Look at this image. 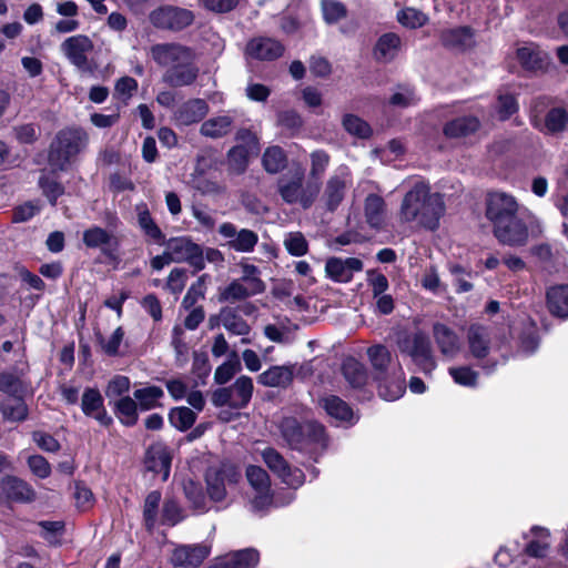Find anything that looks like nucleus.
<instances>
[{
  "instance_id": "8",
  "label": "nucleus",
  "mask_w": 568,
  "mask_h": 568,
  "mask_svg": "<svg viewBox=\"0 0 568 568\" xmlns=\"http://www.w3.org/2000/svg\"><path fill=\"white\" fill-rule=\"evenodd\" d=\"M241 479L239 468L229 463L219 467H210L205 474L206 491L212 501H223L230 489L234 488Z\"/></svg>"
},
{
  "instance_id": "31",
  "label": "nucleus",
  "mask_w": 568,
  "mask_h": 568,
  "mask_svg": "<svg viewBox=\"0 0 568 568\" xmlns=\"http://www.w3.org/2000/svg\"><path fill=\"white\" fill-rule=\"evenodd\" d=\"M433 335L442 354L447 357H454L460 348L459 338L456 333L442 323L433 326Z\"/></svg>"
},
{
  "instance_id": "63",
  "label": "nucleus",
  "mask_w": 568,
  "mask_h": 568,
  "mask_svg": "<svg viewBox=\"0 0 568 568\" xmlns=\"http://www.w3.org/2000/svg\"><path fill=\"white\" fill-rule=\"evenodd\" d=\"M264 334L270 341L280 344H288L293 341L291 329L283 325H266L264 327Z\"/></svg>"
},
{
  "instance_id": "29",
  "label": "nucleus",
  "mask_w": 568,
  "mask_h": 568,
  "mask_svg": "<svg viewBox=\"0 0 568 568\" xmlns=\"http://www.w3.org/2000/svg\"><path fill=\"white\" fill-rule=\"evenodd\" d=\"M516 55L521 67L531 71L544 69L549 60L548 54L532 42L517 48Z\"/></svg>"
},
{
  "instance_id": "61",
  "label": "nucleus",
  "mask_w": 568,
  "mask_h": 568,
  "mask_svg": "<svg viewBox=\"0 0 568 568\" xmlns=\"http://www.w3.org/2000/svg\"><path fill=\"white\" fill-rule=\"evenodd\" d=\"M184 493L186 498L190 500V503L193 505L195 509H197L199 511L206 510L205 496L200 485L192 480H187L184 483Z\"/></svg>"
},
{
  "instance_id": "23",
  "label": "nucleus",
  "mask_w": 568,
  "mask_h": 568,
  "mask_svg": "<svg viewBox=\"0 0 568 568\" xmlns=\"http://www.w3.org/2000/svg\"><path fill=\"white\" fill-rule=\"evenodd\" d=\"M284 47L272 38L258 37L250 40L246 44L245 54L255 60L271 61L280 58Z\"/></svg>"
},
{
  "instance_id": "32",
  "label": "nucleus",
  "mask_w": 568,
  "mask_h": 568,
  "mask_svg": "<svg viewBox=\"0 0 568 568\" xmlns=\"http://www.w3.org/2000/svg\"><path fill=\"white\" fill-rule=\"evenodd\" d=\"M294 376L292 365L272 366L258 375L257 382L265 387H287Z\"/></svg>"
},
{
  "instance_id": "4",
  "label": "nucleus",
  "mask_w": 568,
  "mask_h": 568,
  "mask_svg": "<svg viewBox=\"0 0 568 568\" xmlns=\"http://www.w3.org/2000/svg\"><path fill=\"white\" fill-rule=\"evenodd\" d=\"M284 442L293 449L305 450L324 442V427L313 420L301 422L285 416L278 424Z\"/></svg>"
},
{
  "instance_id": "38",
  "label": "nucleus",
  "mask_w": 568,
  "mask_h": 568,
  "mask_svg": "<svg viewBox=\"0 0 568 568\" xmlns=\"http://www.w3.org/2000/svg\"><path fill=\"white\" fill-rule=\"evenodd\" d=\"M342 373L346 382L353 388H363L369 379L368 372L364 364L353 357L344 361Z\"/></svg>"
},
{
  "instance_id": "15",
  "label": "nucleus",
  "mask_w": 568,
  "mask_h": 568,
  "mask_svg": "<svg viewBox=\"0 0 568 568\" xmlns=\"http://www.w3.org/2000/svg\"><path fill=\"white\" fill-rule=\"evenodd\" d=\"M194 20L192 11L176 7H161L150 13V21L156 28L182 30Z\"/></svg>"
},
{
  "instance_id": "17",
  "label": "nucleus",
  "mask_w": 568,
  "mask_h": 568,
  "mask_svg": "<svg viewBox=\"0 0 568 568\" xmlns=\"http://www.w3.org/2000/svg\"><path fill=\"white\" fill-rule=\"evenodd\" d=\"M220 235L226 241L225 245L235 252L251 253L254 251L258 235L248 229H241L230 223L224 222L219 227Z\"/></svg>"
},
{
  "instance_id": "18",
  "label": "nucleus",
  "mask_w": 568,
  "mask_h": 568,
  "mask_svg": "<svg viewBox=\"0 0 568 568\" xmlns=\"http://www.w3.org/2000/svg\"><path fill=\"white\" fill-rule=\"evenodd\" d=\"M493 233L499 243L508 246H523L529 237L527 225L519 214L493 226Z\"/></svg>"
},
{
  "instance_id": "50",
  "label": "nucleus",
  "mask_w": 568,
  "mask_h": 568,
  "mask_svg": "<svg viewBox=\"0 0 568 568\" xmlns=\"http://www.w3.org/2000/svg\"><path fill=\"white\" fill-rule=\"evenodd\" d=\"M342 124L345 131L361 139H366L372 133L369 124L354 114H345L343 116Z\"/></svg>"
},
{
  "instance_id": "2",
  "label": "nucleus",
  "mask_w": 568,
  "mask_h": 568,
  "mask_svg": "<svg viewBox=\"0 0 568 568\" xmlns=\"http://www.w3.org/2000/svg\"><path fill=\"white\" fill-rule=\"evenodd\" d=\"M367 357L378 381V394L386 400H396L405 393L402 367L394 364L388 348L382 344L367 348Z\"/></svg>"
},
{
  "instance_id": "20",
  "label": "nucleus",
  "mask_w": 568,
  "mask_h": 568,
  "mask_svg": "<svg viewBox=\"0 0 568 568\" xmlns=\"http://www.w3.org/2000/svg\"><path fill=\"white\" fill-rule=\"evenodd\" d=\"M210 106L204 99L193 98L174 108L172 122L181 128L201 122L209 113Z\"/></svg>"
},
{
  "instance_id": "52",
  "label": "nucleus",
  "mask_w": 568,
  "mask_h": 568,
  "mask_svg": "<svg viewBox=\"0 0 568 568\" xmlns=\"http://www.w3.org/2000/svg\"><path fill=\"white\" fill-rule=\"evenodd\" d=\"M531 531L535 534L537 539L536 540H531L526 546V552L529 556L537 557V558L545 557L546 554H547L548 547H549V542H548L549 534H548V531L546 529L539 528V527H534L531 529Z\"/></svg>"
},
{
  "instance_id": "55",
  "label": "nucleus",
  "mask_w": 568,
  "mask_h": 568,
  "mask_svg": "<svg viewBox=\"0 0 568 568\" xmlns=\"http://www.w3.org/2000/svg\"><path fill=\"white\" fill-rule=\"evenodd\" d=\"M283 244L286 251L293 256H303L308 251V243L301 232L285 234Z\"/></svg>"
},
{
  "instance_id": "39",
  "label": "nucleus",
  "mask_w": 568,
  "mask_h": 568,
  "mask_svg": "<svg viewBox=\"0 0 568 568\" xmlns=\"http://www.w3.org/2000/svg\"><path fill=\"white\" fill-rule=\"evenodd\" d=\"M260 560L255 549L248 548L224 557L216 568H254Z\"/></svg>"
},
{
  "instance_id": "46",
  "label": "nucleus",
  "mask_w": 568,
  "mask_h": 568,
  "mask_svg": "<svg viewBox=\"0 0 568 568\" xmlns=\"http://www.w3.org/2000/svg\"><path fill=\"white\" fill-rule=\"evenodd\" d=\"M568 123V113L562 108H554L546 114L544 128L540 130L546 133H559L566 129Z\"/></svg>"
},
{
  "instance_id": "60",
  "label": "nucleus",
  "mask_w": 568,
  "mask_h": 568,
  "mask_svg": "<svg viewBox=\"0 0 568 568\" xmlns=\"http://www.w3.org/2000/svg\"><path fill=\"white\" fill-rule=\"evenodd\" d=\"M449 374L456 384L465 387H474L477 384L478 373L473 371L470 367H450Z\"/></svg>"
},
{
  "instance_id": "12",
  "label": "nucleus",
  "mask_w": 568,
  "mask_h": 568,
  "mask_svg": "<svg viewBox=\"0 0 568 568\" xmlns=\"http://www.w3.org/2000/svg\"><path fill=\"white\" fill-rule=\"evenodd\" d=\"M520 213L517 200L507 193L495 192L487 199L486 216L493 226L509 220Z\"/></svg>"
},
{
  "instance_id": "57",
  "label": "nucleus",
  "mask_w": 568,
  "mask_h": 568,
  "mask_svg": "<svg viewBox=\"0 0 568 568\" xmlns=\"http://www.w3.org/2000/svg\"><path fill=\"white\" fill-rule=\"evenodd\" d=\"M427 16L415 9V8H405L397 13L398 22L406 28H419L423 27L427 22Z\"/></svg>"
},
{
  "instance_id": "6",
  "label": "nucleus",
  "mask_w": 568,
  "mask_h": 568,
  "mask_svg": "<svg viewBox=\"0 0 568 568\" xmlns=\"http://www.w3.org/2000/svg\"><path fill=\"white\" fill-rule=\"evenodd\" d=\"M277 192L287 204H298L303 209L313 205L320 193L317 184H305L303 171L288 172L278 178Z\"/></svg>"
},
{
  "instance_id": "58",
  "label": "nucleus",
  "mask_w": 568,
  "mask_h": 568,
  "mask_svg": "<svg viewBox=\"0 0 568 568\" xmlns=\"http://www.w3.org/2000/svg\"><path fill=\"white\" fill-rule=\"evenodd\" d=\"M206 278H207V275H202L197 278V281L195 283H193L189 287V290L182 301V306L185 310H190V308L194 307V305L196 304V302L199 300L204 298L205 288H206L205 287Z\"/></svg>"
},
{
  "instance_id": "40",
  "label": "nucleus",
  "mask_w": 568,
  "mask_h": 568,
  "mask_svg": "<svg viewBox=\"0 0 568 568\" xmlns=\"http://www.w3.org/2000/svg\"><path fill=\"white\" fill-rule=\"evenodd\" d=\"M321 405L325 412L336 420L353 423L355 419L354 413L348 404L335 395L322 398Z\"/></svg>"
},
{
  "instance_id": "21",
  "label": "nucleus",
  "mask_w": 568,
  "mask_h": 568,
  "mask_svg": "<svg viewBox=\"0 0 568 568\" xmlns=\"http://www.w3.org/2000/svg\"><path fill=\"white\" fill-rule=\"evenodd\" d=\"M200 68L196 60H187L179 65L166 69L163 74V82L172 88L192 85L199 78Z\"/></svg>"
},
{
  "instance_id": "7",
  "label": "nucleus",
  "mask_w": 568,
  "mask_h": 568,
  "mask_svg": "<svg viewBox=\"0 0 568 568\" xmlns=\"http://www.w3.org/2000/svg\"><path fill=\"white\" fill-rule=\"evenodd\" d=\"M400 353L408 355L424 373H430L436 367L428 336L422 332L406 334L397 339Z\"/></svg>"
},
{
  "instance_id": "3",
  "label": "nucleus",
  "mask_w": 568,
  "mask_h": 568,
  "mask_svg": "<svg viewBox=\"0 0 568 568\" xmlns=\"http://www.w3.org/2000/svg\"><path fill=\"white\" fill-rule=\"evenodd\" d=\"M237 265L241 270V276L231 281L227 286L220 291V302L235 303L244 301L263 294L266 290V284L261 277V270L256 265L250 263L247 258H242Z\"/></svg>"
},
{
  "instance_id": "28",
  "label": "nucleus",
  "mask_w": 568,
  "mask_h": 568,
  "mask_svg": "<svg viewBox=\"0 0 568 568\" xmlns=\"http://www.w3.org/2000/svg\"><path fill=\"white\" fill-rule=\"evenodd\" d=\"M82 412L98 420L102 426H109L112 417L108 414L103 405V397L95 388H87L81 400Z\"/></svg>"
},
{
  "instance_id": "62",
  "label": "nucleus",
  "mask_w": 568,
  "mask_h": 568,
  "mask_svg": "<svg viewBox=\"0 0 568 568\" xmlns=\"http://www.w3.org/2000/svg\"><path fill=\"white\" fill-rule=\"evenodd\" d=\"M329 155L324 150H316L311 153V170L312 178L320 179L326 171L329 164Z\"/></svg>"
},
{
  "instance_id": "13",
  "label": "nucleus",
  "mask_w": 568,
  "mask_h": 568,
  "mask_svg": "<svg viewBox=\"0 0 568 568\" xmlns=\"http://www.w3.org/2000/svg\"><path fill=\"white\" fill-rule=\"evenodd\" d=\"M166 247L173 256V262H186L196 271H201L205 266L202 247L192 242L189 237L171 239L166 243Z\"/></svg>"
},
{
  "instance_id": "19",
  "label": "nucleus",
  "mask_w": 568,
  "mask_h": 568,
  "mask_svg": "<svg viewBox=\"0 0 568 568\" xmlns=\"http://www.w3.org/2000/svg\"><path fill=\"white\" fill-rule=\"evenodd\" d=\"M351 182V171L348 166L341 165L326 182L322 196L325 206L334 211L343 201L348 183Z\"/></svg>"
},
{
  "instance_id": "59",
  "label": "nucleus",
  "mask_w": 568,
  "mask_h": 568,
  "mask_svg": "<svg viewBox=\"0 0 568 568\" xmlns=\"http://www.w3.org/2000/svg\"><path fill=\"white\" fill-rule=\"evenodd\" d=\"M240 371L241 363L236 355H234L216 368L214 379L217 384H226Z\"/></svg>"
},
{
  "instance_id": "56",
  "label": "nucleus",
  "mask_w": 568,
  "mask_h": 568,
  "mask_svg": "<svg viewBox=\"0 0 568 568\" xmlns=\"http://www.w3.org/2000/svg\"><path fill=\"white\" fill-rule=\"evenodd\" d=\"M0 390L11 397H22L26 392L23 382L10 373L0 374Z\"/></svg>"
},
{
  "instance_id": "30",
  "label": "nucleus",
  "mask_w": 568,
  "mask_h": 568,
  "mask_svg": "<svg viewBox=\"0 0 568 568\" xmlns=\"http://www.w3.org/2000/svg\"><path fill=\"white\" fill-rule=\"evenodd\" d=\"M364 216L366 223L376 230L385 224L386 203L381 195L368 194L364 201Z\"/></svg>"
},
{
  "instance_id": "1",
  "label": "nucleus",
  "mask_w": 568,
  "mask_h": 568,
  "mask_svg": "<svg viewBox=\"0 0 568 568\" xmlns=\"http://www.w3.org/2000/svg\"><path fill=\"white\" fill-rule=\"evenodd\" d=\"M445 210L444 196L432 192L427 181L417 179L405 193L398 214L404 223L434 231L439 226Z\"/></svg>"
},
{
  "instance_id": "53",
  "label": "nucleus",
  "mask_w": 568,
  "mask_h": 568,
  "mask_svg": "<svg viewBox=\"0 0 568 568\" xmlns=\"http://www.w3.org/2000/svg\"><path fill=\"white\" fill-rule=\"evenodd\" d=\"M138 222L142 231L146 236L152 239L155 243L162 244L164 242V235L160 227L156 225L154 220L151 217L150 212L144 209L139 212Z\"/></svg>"
},
{
  "instance_id": "48",
  "label": "nucleus",
  "mask_w": 568,
  "mask_h": 568,
  "mask_svg": "<svg viewBox=\"0 0 568 568\" xmlns=\"http://www.w3.org/2000/svg\"><path fill=\"white\" fill-rule=\"evenodd\" d=\"M161 501V493L153 490L148 494L143 506V519L148 530H152L158 518L159 505Z\"/></svg>"
},
{
  "instance_id": "42",
  "label": "nucleus",
  "mask_w": 568,
  "mask_h": 568,
  "mask_svg": "<svg viewBox=\"0 0 568 568\" xmlns=\"http://www.w3.org/2000/svg\"><path fill=\"white\" fill-rule=\"evenodd\" d=\"M262 164L267 173L276 174L286 168L287 156L281 146L272 145L264 151Z\"/></svg>"
},
{
  "instance_id": "27",
  "label": "nucleus",
  "mask_w": 568,
  "mask_h": 568,
  "mask_svg": "<svg viewBox=\"0 0 568 568\" xmlns=\"http://www.w3.org/2000/svg\"><path fill=\"white\" fill-rule=\"evenodd\" d=\"M235 119V112L231 111L211 116L210 119L202 122L200 126V133L201 135L209 139H222L232 132Z\"/></svg>"
},
{
  "instance_id": "44",
  "label": "nucleus",
  "mask_w": 568,
  "mask_h": 568,
  "mask_svg": "<svg viewBox=\"0 0 568 568\" xmlns=\"http://www.w3.org/2000/svg\"><path fill=\"white\" fill-rule=\"evenodd\" d=\"M138 403L135 398L124 396L115 404V413L122 424L133 426L138 422Z\"/></svg>"
},
{
  "instance_id": "51",
  "label": "nucleus",
  "mask_w": 568,
  "mask_h": 568,
  "mask_svg": "<svg viewBox=\"0 0 568 568\" xmlns=\"http://www.w3.org/2000/svg\"><path fill=\"white\" fill-rule=\"evenodd\" d=\"M83 243L90 248H102L112 241V235L104 229L93 226L83 232Z\"/></svg>"
},
{
  "instance_id": "64",
  "label": "nucleus",
  "mask_w": 568,
  "mask_h": 568,
  "mask_svg": "<svg viewBox=\"0 0 568 568\" xmlns=\"http://www.w3.org/2000/svg\"><path fill=\"white\" fill-rule=\"evenodd\" d=\"M448 268L454 277V283L457 286L456 291L458 293H466L471 291L473 284L466 280V276H470L469 271L459 264H449Z\"/></svg>"
},
{
  "instance_id": "26",
  "label": "nucleus",
  "mask_w": 568,
  "mask_h": 568,
  "mask_svg": "<svg viewBox=\"0 0 568 568\" xmlns=\"http://www.w3.org/2000/svg\"><path fill=\"white\" fill-rule=\"evenodd\" d=\"M1 494L9 500L31 503L36 499L34 489L24 480L16 476H6L0 483Z\"/></svg>"
},
{
  "instance_id": "49",
  "label": "nucleus",
  "mask_w": 568,
  "mask_h": 568,
  "mask_svg": "<svg viewBox=\"0 0 568 568\" xmlns=\"http://www.w3.org/2000/svg\"><path fill=\"white\" fill-rule=\"evenodd\" d=\"M195 413L189 407H175L169 414L171 425L180 430L189 429L195 423Z\"/></svg>"
},
{
  "instance_id": "24",
  "label": "nucleus",
  "mask_w": 568,
  "mask_h": 568,
  "mask_svg": "<svg viewBox=\"0 0 568 568\" xmlns=\"http://www.w3.org/2000/svg\"><path fill=\"white\" fill-rule=\"evenodd\" d=\"M211 547L205 544L181 545L172 555V564L180 567H199L210 555Z\"/></svg>"
},
{
  "instance_id": "54",
  "label": "nucleus",
  "mask_w": 568,
  "mask_h": 568,
  "mask_svg": "<svg viewBox=\"0 0 568 568\" xmlns=\"http://www.w3.org/2000/svg\"><path fill=\"white\" fill-rule=\"evenodd\" d=\"M321 9L326 23L333 24L346 17L345 6L337 0H322Z\"/></svg>"
},
{
  "instance_id": "10",
  "label": "nucleus",
  "mask_w": 568,
  "mask_h": 568,
  "mask_svg": "<svg viewBox=\"0 0 568 568\" xmlns=\"http://www.w3.org/2000/svg\"><path fill=\"white\" fill-rule=\"evenodd\" d=\"M246 480L251 487L250 505L253 511L263 513L273 503L270 476L260 466L250 465L246 468Z\"/></svg>"
},
{
  "instance_id": "36",
  "label": "nucleus",
  "mask_w": 568,
  "mask_h": 568,
  "mask_svg": "<svg viewBox=\"0 0 568 568\" xmlns=\"http://www.w3.org/2000/svg\"><path fill=\"white\" fill-rule=\"evenodd\" d=\"M549 312L560 318H568V285L552 286L547 291Z\"/></svg>"
},
{
  "instance_id": "34",
  "label": "nucleus",
  "mask_w": 568,
  "mask_h": 568,
  "mask_svg": "<svg viewBox=\"0 0 568 568\" xmlns=\"http://www.w3.org/2000/svg\"><path fill=\"white\" fill-rule=\"evenodd\" d=\"M440 40L445 47L466 50L475 44L474 32L468 27H458L442 32Z\"/></svg>"
},
{
  "instance_id": "25",
  "label": "nucleus",
  "mask_w": 568,
  "mask_h": 568,
  "mask_svg": "<svg viewBox=\"0 0 568 568\" xmlns=\"http://www.w3.org/2000/svg\"><path fill=\"white\" fill-rule=\"evenodd\" d=\"M172 455L170 449L162 443L149 447L145 456V466L150 471L161 474L165 481L170 475Z\"/></svg>"
},
{
  "instance_id": "45",
  "label": "nucleus",
  "mask_w": 568,
  "mask_h": 568,
  "mask_svg": "<svg viewBox=\"0 0 568 568\" xmlns=\"http://www.w3.org/2000/svg\"><path fill=\"white\" fill-rule=\"evenodd\" d=\"M0 410L6 419L12 422H22L28 416V407L22 397L6 399L0 405Z\"/></svg>"
},
{
  "instance_id": "41",
  "label": "nucleus",
  "mask_w": 568,
  "mask_h": 568,
  "mask_svg": "<svg viewBox=\"0 0 568 568\" xmlns=\"http://www.w3.org/2000/svg\"><path fill=\"white\" fill-rule=\"evenodd\" d=\"M220 321L223 327L234 335L245 336L251 331V327L246 323V321L242 316H240L234 310L229 307L223 308L221 311Z\"/></svg>"
},
{
  "instance_id": "43",
  "label": "nucleus",
  "mask_w": 568,
  "mask_h": 568,
  "mask_svg": "<svg viewBox=\"0 0 568 568\" xmlns=\"http://www.w3.org/2000/svg\"><path fill=\"white\" fill-rule=\"evenodd\" d=\"M133 396L141 410H150L160 406V399L164 396V393L159 386H146L135 389Z\"/></svg>"
},
{
  "instance_id": "33",
  "label": "nucleus",
  "mask_w": 568,
  "mask_h": 568,
  "mask_svg": "<svg viewBox=\"0 0 568 568\" xmlns=\"http://www.w3.org/2000/svg\"><path fill=\"white\" fill-rule=\"evenodd\" d=\"M467 341L470 354L477 358H485L490 348V334L481 325H471L467 333Z\"/></svg>"
},
{
  "instance_id": "35",
  "label": "nucleus",
  "mask_w": 568,
  "mask_h": 568,
  "mask_svg": "<svg viewBox=\"0 0 568 568\" xmlns=\"http://www.w3.org/2000/svg\"><path fill=\"white\" fill-rule=\"evenodd\" d=\"M479 126L480 122L476 116H459L445 124L444 134L449 139L466 138L475 133Z\"/></svg>"
},
{
  "instance_id": "47",
  "label": "nucleus",
  "mask_w": 568,
  "mask_h": 568,
  "mask_svg": "<svg viewBox=\"0 0 568 568\" xmlns=\"http://www.w3.org/2000/svg\"><path fill=\"white\" fill-rule=\"evenodd\" d=\"M192 186L203 195L217 196L225 192V185L209 179L202 174H194L191 179Z\"/></svg>"
},
{
  "instance_id": "11",
  "label": "nucleus",
  "mask_w": 568,
  "mask_h": 568,
  "mask_svg": "<svg viewBox=\"0 0 568 568\" xmlns=\"http://www.w3.org/2000/svg\"><path fill=\"white\" fill-rule=\"evenodd\" d=\"M94 50L93 41L85 34L68 37L60 44V51L79 70H87L89 55Z\"/></svg>"
},
{
  "instance_id": "37",
  "label": "nucleus",
  "mask_w": 568,
  "mask_h": 568,
  "mask_svg": "<svg viewBox=\"0 0 568 568\" xmlns=\"http://www.w3.org/2000/svg\"><path fill=\"white\" fill-rule=\"evenodd\" d=\"M400 39L395 33H385L376 42L374 57L379 62H389L396 58L400 49Z\"/></svg>"
},
{
  "instance_id": "14",
  "label": "nucleus",
  "mask_w": 568,
  "mask_h": 568,
  "mask_svg": "<svg viewBox=\"0 0 568 568\" xmlns=\"http://www.w3.org/2000/svg\"><path fill=\"white\" fill-rule=\"evenodd\" d=\"M153 60L166 69L179 65L187 60H196L195 51L180 43H159L151 48Z\"/></svg>"
},
{
  "instance_id": "22",
  "label": "nucleus",
  "mask_w": 568,
  "mask_h": 568,
  "mask_svg": "<svg viewBox=\"0 0 568 568\" xmlns=\"http://www.w3.org/2000/svg\"><path fill=\"white\" fill-rule=\"evenodd\" d=\"M363 270V262L356 257H331L326 261L325 271L329 278L335 282L347 283L354 273Z\"/></svg>"
},
{
  "instance_id": "9",
  "label": "nucleus",
  "mask_w": 568,
  "mask_h": 568,
  "mask_svg": "<svg viewBox=\"0 0 568 568\" xmlns=\"http://www.w3.org/2000/svg\"><path fill=\"white\" fill-rule=\"evenodd\" d=\"M253 389L252 378L242 375L231 386L216 389L212 395V403L216 407L229 406L241 409L250 403Z\"/></svg>"
},
{
  "instance_id": "5",
  "label": "nucleus",
  "mask_w": 568,
  "mask_h": 568,
  "mask_svg": "<svg viewBox=\"0 0 568 568\" xmlns=\"http://www.w3.org/2000/svg\"><path fill=\"white\" fill-rule=\"evenodd\" d=\"M88 141V133L80 128L60 131L51 145L49 153L50 164L60 170L65 169L71 159L87 148Z\"/></svg>"
},
{
  "instance_id": "16",
  "label": "nucleus",
  "mask_w": 568,
  "mask_h": 568,
  "mask_svg": "<svg viewBox=\"0 0 568 568\" xmlns=\"http://www.w3.org/2000/svg\"><path fill=\"white\" fill-rule=\"evenodd\" d=\"M262 458L267 467L287 486L297 488L303 485V471L298 468H292L284 457L274 448L264 449L262 452Z\"/></svg>"
}]
</instances>
